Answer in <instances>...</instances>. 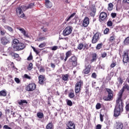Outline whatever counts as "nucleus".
<instances>
[{
    "instance_id": "1",
    "label": "nucleus",
    "mask_w": 129,
    "mask_h": 129,
    "mask_svg": "<svg viewBox=\"0 0 129 129\" xmlns=\"http://www.w3.org/2000/svg\"><path fill=\"white\" fill-rule=\"evenodd\" d=\"M120 110L123 111V102L122 100L118 99L116 100V104L114 110V116L117 117L120 114Z\"/></svg>"
},
{
    "instance_id": "2",
    "label": "nucleus",
    "mask_w": 129,
    "mask_h": 129,
    "mask_svg": "<svg viewBox=\"0 0 129 129\" xmlns=\"http://www.w3.org/2000/svg\"><path fill=\"white\" fill-rule=\"evenodd\" d=\"M13 48L15 51H22L26 48V44L24 43L20 42V40L17 38H15L13 40Z\"/></svg>"
},
{
    "instance_id": "3",
    "label": "nucleus",
    "mask_w": 129,
    "mask_h": 129,
    "mask_svg": "<svg viewBox=\"0 0 129 129\" xmlns=\"http://www.w3.org/2000/svg\"><path fill=\"white\" fill-rule=\"evenodd\" d=\"M68 66L69 67H76L77 66V57L74 55L68 60Z\"/></svg>"
},
{
    "instance_id": "4",
    "label": "nucleus",
    "mask_w": 129,
    "mask_h": 129,
    "mask_svg": "<svg viewBox=\"0 0 129 129\" xmlns=\"http://www.w3.org/2000/svg\"><path fill=\"white\" fill-rule=\"evenodd\" d=\"M106 91H107V92L108 93V96H104L103 97V100H105V101H110L112 100V98H113V94L112 93L111 89L106 88Z\"/></svg>"
},
{
    "instance_id": "5",
    "label": "nucleus",
    "mask_w": 129,
    "mask_h": 129,
    "mask_svg": "<svg viewBox=\"0 0 129 129\" xmlns=\"http://www.w3.org/2000/svg\"><path fill=\"white\" fill-rule=\"evenodd\" d=\"M81 86H83V82L81 80L78 81L75 85V92L76 94L80 92L81 90Z\"/></svg>"
},
{
    "instance_id": "6",
    "label": "nucleus",
    "mask_w": 129,
    "mask_h": 129,
    "mask_svg": "<svg viewBox=\"0 0 129 129\" xmlns=\"http://www.w3.org/2000/svg\"><path fill=\"white\" fill-rule=\"evenodd\" d=\"M125 89H126L129 91V85L127 84H125L123 87L120 90V92L118 94V99H121V97H122V94H123V92H124Z\"/></svg>"
},
{
    "instance_id": "7",
    "label": "nucleus",
    "mask_w": 129,
    "mask_h": 129,
    "mask_svg": "<svg viewBox=\"0 0 129 129\" xmlns=\"http://www.w3.org/2000/svg\"><path fill=\"white\" fill-rule=\"evenodd\" d=\"M73 30V28L72 26L67 27L63 31L62 34L63 36H69V35H70L72 33Z\"/></svg>"
},
{
    "instance_id": "8",
    "label": "nucleus",
    "mask_w": 129,
    "mask_h": 129,
    "mask_svg": "<svg viewBox=\"0 0 129 129\" xmlns=\"http://www.w3.org/2000/svg\"><path fill=\"white\" fill-rule=\"evenodd\" d=\"M122 61L123 64L127 63L129 61L128 51H124L122 55Z\"/></svg>"
},
{
    "instance_id": "9",
    "label": "nucleus",
    "mask_w": 129,
    "mask_h": 129,
    "mask_svg": "<svg viewBox=\"0 0 129 129\" xmlns=\"http://www.w3.org/2000/svg\"><path fill=\"white\" fill-rule=\"evenodd\" d=\"M36 87L37 86L35 83H30L29 85H27L26 87V90L27 91H34V90L36 89Z\"/></svg>"
},
{
    "instance_id": "10",
    "label": "nucleus",
    "mask_w": 129,
    "mask_h": 129,
    "mask_svg": "<svg viewBox=\"0 0 129 129\" xmlns=\"http://www.w3.org/2000/svg\"><path fill=\"white\" fill-rule=\"evenodd\" d=\"M16 13L17 16L20 17V18H25V14L23 13V9L20 7H18L16 9Z\"/></svg>"
},
{
    "instance_id": "11",
    "label": "nucleus",
    "mask_w": 129,
    "mask_h": 129,
    "mask_svg": "<svg viewBox=\"0 0 129 129\" xmlns=\"http://www.w3.org/2000/svg\"><path fill=\"white\" fill-rule=\"evenodd\" d=\"M17 30H19L20 32H21V34H23L24 37H26L27 38H29V33L27 32L25 29L21 28V27H18L17 28Z\"/></svg>"
},
{
    "instance_id": "12",
    "label": "nucleus",
    "mask_w": 129,
    "mask_h": 129,
    "mask_svg": "<svg viewBox=\"0 0 129 129\" xmlns=\"http://www.w3.org/2000/svg\"><path fill=\"white\" fill-rule=\"evenodd\" d=\"M67 126L66 129H75V123L72 121H69L67 124Z\"/></svg>"
},
{
    "instance_id": "13",
    "label": "nucleus",
    "mask_w": 129,
    "mask_h": 129,
    "mask_svg": "<svg viewBox=\"0 0 129 129\" xmlns=\"http://www.w3.org/2000/svg\"><path fill=\"white\" fill-rule=\"evenodd\" d=\"M99 18L101 21H105L107 20V14L105 12H102L100 14Z\"/></svg>"
},
{
    "instance_id": "14",
    "label": "nucleus",
    "mask_w": 129,
    "mask_h": 129,
    "mask_svg": "<svg viewBox=\"0 0 129 129\" xmlns=\"http://www.w3.org/2000/svg\"><path fill=\"white\" fill-rule=\"evenodd\" d=\"M115 129H123V123L121 122H116L115 125Z\"/></svg>"
},
{
    "instance_id": "15",
    "label": "nucleus",
    "mask_w": 129,
    "mask_h": 129,
    "mask_svg": "<svg viewBox=\"0 0 129 129\" xmlns=\"http://www.w3.org/2000/svg\"><path fill=\"white\" fill-rule=\"evenodd\" d=\"M89 25V18L88 17H85L83 22V27H86L88 26Z\"/></svg>"
},
{
    "instance_id": "16",
    "label": "nucleus",
    "mask_w": 129,
    "mask_h": 129,
    "mask_svg": "<svg viewBox=\"0 0 129 129\" xmlns=\"http://www.w3.org/2000/svg\"><path fill=\"white\" fill-rule=\"evenodd\" d=\"M91 69V66L90 64L88 65L87 67L86 66V69L83 70V73L84 74H88L90 72V69Z\"/></svg>"
},
{
    "instance_id": "17",
    "label": "nucleus",
    "mask_w": 129,
    "mask_h": 129,
    "mask_svg": "<svg viewBox=\"0 0 129 129\" xmlns=\"http://www.w3.org/2000/svg\"><path fill=\"white\" fill-rule=\"evenodd\" d=\"M1 44L2 45H7V44H9V40L7 37H2L1 39Z\"/></svg>"
},
{
    "instance_id": "18",
    "label": "nucleus",
    "mask_w": 129,
    "mask_h": 129,
    "mask_svg": "<svg viewBox=\"0 0 129 129\" xmlns=\"http://www.w3.org/2000/svg\"><path fill=\"white\" fill-rule=\"evenodd\" d=\"M72 55V52H71V51H68L66 53V57L64 59V61L66 62L67 61L68 58L70 57Z\"/></svg>"
},
{
    "instance_id": "19",
    "label": "nucleus",
    "mask_w": 129,
    "mask_h": 129,
    "mask_svg": "<svg viewBox=\"0 0 129 129\" xmlns=\"http://www.w3.org/2000/svg\"><path fill=\"white\" fill-rule=\"evenodd\" d=\"M39 83L40 84H44V81L45 80V77L43 75H40L38 77Z\"/></svg>"
},
{
    "instance_id": "20",
    "label": "nucleus",
    "mask_w": 129,
    "mask_h": 129,
    "mask_svg": "<svg viewBox=\"0 0 129 129\" xmlns=\"http://www.w3.org/2000/svg\"><path fill=\"white\" fill-rule=\"evenodd\" d=\"M45 6L47 9L52 8V3L49 0H45Z\"/></svg>"
},
{
    "instance_id": "21",
    "label": "nucleus",
    "mask_w": 129,
    "mask_h": 129,
    "mask_svg": "<svg viewBox=\"0 0 129 129\" xmlns=\"http://www.w3.org/2000/svg\"><path fill=\"white\" fill-rule=\"evenodd\" d=\"M54 125L52 122H49L46 126V129H53Z\"/></svg>"
},
{
    "instance_id": "22",
    "label": "nucleus",
    "mask_w": 129,
    "mask_h": 129,
    "mask_svg": "<svg viewBox=\"0 0 129 129\" xmlns=\"http://www.w3.org/2000/svg\"><path fill=\"white\" fill-rule=\"evenodd\" d=\"M74 96H75L74 90L71 89L69 93V97H70V98H74Z\"/></svg>"
},
{
    "instance_id": "23",
    "label": "nucleus",
    "mask_w": 129,
    "mask_h": 129,
    "mask_svg": "<svg viewBox=\"0 0 129 129\" xmlns=\"http://www.w3.org/2000/svg\"><path fill=\"white\" fill-rule=\"evenodd\" d=\"M91 57L92 58V59H91V62H94V61H96V59H97V54L95 53H92L91 54Z\"/></svg>"
},
{
    "instance_id": "24",
    "label": "nucleus",
    "mask_w": 129,
    "mask_h": 129,
    "mask_svg": "<svg viewBox=\"0 0 129 129\" xmlns=\"http://www.w3.org/2000/svg\"><path fill=\"white\" fill-rule=\"evenodd\" d=\"M62 77L63 81H68L69 80V74L63 75Z\"/></svg>"
},
{
    "instance_id": "25",
    "label": "nucleus",
    "mask_w": 129,
    "mask_h": 129,
    "mask_svg": "<svg viewBox=\"0 0 129 129\" xmlns=\"http://www.w3.org/2000/svg\"><path fill=\"white\" fill-rule=\"evenodd\" d=\"M37 116L40 119H42V118H44V113L43 112H38L37 113Z\"/></svg>"
},
{
    "instance_id": "26",
    "label": "nucleus",
    "mask_w": 129,
    "mask_h": 129,
    "mask_svg": "<svg viewBox=\"0 0 129 129\" xmlns=\"http://www.w3.org/2000/svg\"><path fill=\"white\" fill-rule=\"evenodd\" d=\"M13 57H14V59H16L17 61H21V57H20L19 54L14 53Z\"/></svg>"
},
{
    "instance_id": "27",
    "label": "nucleus",
    "mask_w": 129,
    "mask_h": 129,
    "mask_svg": "<svg viewBox=\"0 0 129 129\" xmlns=\"http://www.w3.org/2000/svg\"><path fill=\"white\" fill-rule=\"evenodd\" d=\"M75 15H76V13L72 14L69 17L66 18V21H67V22H69V20L75 17Z\"/></svg>"
},
{
    "instance_id": "28",
    "label": "nucleus",
    "mask_w": 129,
    "mask_h": 129,
    "mask_svg": "<svg viewBox=\"0 0 129 129\" xmlns=\"http://www.w3.org/2000/svg\"><path fill=\"white\" fill-rule=\"evenodd\" d=\"M18 104H19V105L23 106V105H24L25 103H26V104L28 103V102H27V100H21L18 102Z\"/></svg>"
},
{
    "instance_id": "29",
    "label": "nucleus",
    "mask_w": 129,
    "mask_h": 129,
    "mask_svg": "<svg viewBox=\"0 0 129 129\" xmlns=\"http://www.w3.org/2000/svg\"><path fill=\"white\" fill-rule=\"evenodd\" d=\"M4 27L5 29H6V30H8L9 32H11V33H13V32H14V30L12 27H11V26H9L8 25H5Z\"/></svg>"
},
{
    "instance_id": "30",
    "label": "nucleus",
    "mask_w": 129,
    "mask_h": 129,
    "mask_svg": "<svg viewBox=\"0 0 129 129\" xmlns=\"http://www.w3.org/2000/svg\"><path fill=\"white\" fill-rule=\"evenodd\" d=\"M7 96V91L6 90L0 91V96L6 97Z\"/></svg>"
},
{
    "instance_id": "31",
    "label": "nucleus",
    "mask_w": 129,
    "mask_h": 129,
    "mask_svg": "<svg viewBox=\"0 0 129 129\" xmlns=\"http://www.w3.org/2000/svg\"><path fill=\"white\" fill-rule=\"evenodd\" d=\"M115 40V35H114V34L113 33H112V36H111L110 37L109 41H110V42H112Z\"/></svg>"
},
{
    "instance_id": "32",
    "label": "nucleus",
    "mask_w": 129,
    "mask_h": 129,
    "mask_svg": "<svg viewBox=\"0 0 129 129\" xmlns=\"http://www.w3.org/2000/svg\"><path fill=\"white\" fill-rule=\"evenodd\" d=\"M84 47V44H83V43H80L78 45L77 48L78 49V50H82Z\"/></svg>"
},
{
    "instance_id": "33",
    "label": "nucleus",
    "mask_w": 129,
    "mask_h": 129,
    "mask_svg": "<svg viewBox=\"0 0 129 129\" xmlns=\"http://www.w3.org/2000/svg\"><path fill=\"white\" fill-rule=\"evenodd\" d=\"M102 46H103V43L102 42L99 43L97 45V46L96 47V49L97 50H100L102 48Z\"/></svg>"
},
{
    "instance_id": "34",
    "label": "nucleus",
    "mask_w": 129,
    "mask_h": 129,
    "mask_svg": "<svg viewBox=\"0 0 129 129\" xmlns=\"http://www.w3.org/2000/svg\"><path fill=\"white\" fill-rule=\"evenodd\" d=\"M108 11H112V10H113V4H112V3L108 4Z\"/></svg>"
},
{
    "instance_id": "35",
    "label": "nucleus",
    "mask_w": 129,
    "mask_h": 129,
    "mask_svg": "<svg viewBox=\"0 0 129 129\" xmlns=\"http://www.w3.org/2000/svg\"><path fill=\"white\" fill-rule=\"evenodd\" d=\"M0 33L2 36H4V35L7 33V32L4 29V28H0Z\"/></svg>"
},
{
    "instance_id": "36",
    "label": "nucleus",
    "mask_w": 129,
    "mask_h": 129,
    "mask_svg": "<svg viewBox=\"0 0 129 129\" xmlns=\"http://www.w3.org/2000/svg\"><path fill=\"white\" fill-rule=\"evenodd\" d=\"M99 35H100V33L97 32L95 34H94L93 37L98 41V40H99Z\"/></svg>"
},
{
    "instance_id": "37",
    "label": "nucleus",
    "mask_w": 129,
    "mask_h": 129,
    "mask_svg": "<svg viewBox=\"0 0 129 129\" xmlns=\"http://www.w3.org/2000/svg\"><path fill=\"white\" fill-rule=\"evenodd\" d=\"M67 105H69V106H72L73 105V103H72V101L70 100H68L67 101Z\"/></svg>"
},
{
    "instance_id": "38",
    "label": "nucleus",
    "mask_w": 129,
    "mask_h": 129,
    "mask_svg": "<svg viewBox=\"0 0 129 129\" xmlns=\"http://www.w3.org/2000/svg\"><path fill=\"white\" fill-rule=\"evenodd\" d=\"M101 108V104L97 103L96 105V109H100Z\"/></svg>"
},
{
    "instance_id": "39",
    "label": "nucleus",
    "mask_w": 129,
    "mask_h": 129,
    "mask_svg": "<svg viewBox=\"0 0 129 129\" xmlns=\"http://www.w3.org/2000/svg\"><path fill=\"white\" fill-rule=\"evenodd\" d=\"M124 43L125 45H128L129 44V36L126 38L124 41Z\"/></svg>"
},
{
    "instance_id": "40",
    "label": "nucleus",
    "mask_w": 129,
    "mask_h": 129,
    "mask_svg": "<svg viewBox=\"0 0 129 129\" xmlns=\"http://www.w3.org/2000/svg\"><path fill=\"white\" fill-rule=\"evenodd\" d=\"M125 112L126 113H128L129 111V103H126V106H125Z\"/></svg>"
},
{
    "instance_id": "41",
    "label": "nucleus",
    "mask_w": 129,
    "mask_h": 129,
    "mask_svg": "<svg viewBox=\"0 0 129 129\" xmlns=\"http://www.w3.org/2000/svg\"><path fill=\"white\" fill-rule=\"evenodd\" d=\"M44 40H46V37H42L37 38V41H38V42H41V41H44Z\"/></svg>"
},
{
    "instance_id": "42",
    "label": "nucleus",
    "mask_w": 129,
    "mask_h": 129,
    "mask_svg": "<svg viewBox=\"0 0 129 129\" xmlns=\"http://www.w3.org/2000/svg\"><path fill=\"white\" fill-rule=\"evenodd\" d=\"M27 60L28 61L33 60V55H32V53H30V55L27 58Z\"/></svg>"
},
{
    "instance_id": "43",
    "label": "nucleus",
    "mask_w": 129,
    "mask_h": 129,
    "mask_svg": "<svg viewBox=\"0 0 129 129\" xmlns=\"http://www.w3.org/2000/svg\"><path fill=\"white\" fill-rule=\"evenodd\" d=\"M28 69L29 71H31L33 69V63H29V64L28 67Z\"/></svg>"
},
{
    "instance_id": "44",
    "label": "nucleus",
    "mask_w": 129,
    "mask_h": 129,
    "mask_svg": "<svg viewBox=\"0 0 129 129\" xmlns=\"http://www.w3.org/2000/svg\"><path fill=\"white\" fill-rule=\"evenodd\" d=\"M109 33V29L106 28L104 31V35H107Z\"/></svg>"
},
{
    "instance_id": "45",
    "label": "nucleus",
    "mask_w": 129,
    "mask_h": 129,
    "mask_svg": "<svg viewBox=\"0 0 129 129\" xmlns=\"http://www.w3.org/2000/svg\"><path fill=\"white\" fill-rule=\"evenodd\" d=\"M98 42V40L96 39L94 37H93V39L92 40V42L93 44H95V43H97Z\"/></svg>"
},
{
    "instance_id": "46",
    "label": "nucleus",
    "mask_w": 129,
    "mask_h": 129,
    "mask_svg": "<svg viewBox=\"0 0 129 129\" xmlns=\"http://www.w3.org/2000/svg\"><path fill=\"white\" fill-rule=\"evenodd\" d=\"M59 58L60 60H64L65 58V54L64 53H62L60 55Z\"/></svg>"
},
{
    "instance_id": "47",
    "label": "nucleus",
    "mask_w": 129,
    "mask_h": 129,
    "mask_svg": "<svg viewBox=\"0 0 129 129\" xmlns=\"http://www.w3.org/2000/svg\"><path fill=\"white\" fill-rule=\"evenodd\" d=\"M24 78H26V79H28L29 80H31V76H29L27 74H25L24 75Z\"/></svg>"
},
{
    "instance_id": "48",
    "label": "nucleus",
    "mask_w": 129,
    "mask_h": 129,
    "mask_svg": "<svg viewBox=\"0 0 129 129\" xmlns=\"http://www.w3.org/2000/svg\"><path fill=\"white\" fill-rule=\"evenodd\" d=\"M113 25L112 22L111 21H108L107 23V25L108 27H111Z\"/></svg>"
},
{
    "instance_id": "49",
    "label": "nucleus",
    "mask_w": 129,
    "mask_h": 129,
    "mask_svg": "<svg viewBox=\"0 0 129 129\" xmlns=\"http://www.w3.org/2000/svg\"><path fill=\"white\" fill-rule=\"evenodd\" d=\"M34 52H35L36 54H39L40 53V51L38 50H37L35 47H32Z\"/></svg>"
},
{
    "instance_id": "50",
    "label": "nucleus",
    "mask_w": 129,
    "mask_h": 129,
    "mask_svg": "<svg viewBox=\"0 0 129 129\" xmlns=\"http://www.w3.org/2000/svg\"><path fill=\"white\" fill-rule=\"evenodd\" d=\"M34 94H37V95H39V94H40V91L38 89H36L34 91Z\"/></svg>"
},
{
    "instance_id": "51",
    "label": "nucleus",
    "mask_w": 129,
    "mask_h": 129,
    "mask_svg": "<svg viewBox=\"0 0 129 129\" xmlns=\"http://www.w3.org/2000/svg\"><path fill=\"white\" fill-rule=\"evenodd\" d=\"M45 46H46V44L45 43H41L40 44H39V48H44V47H45Z\"/></svg>"
},
{
    "instance_id": "52",
    "label": "nucleus",
    "mask_w": 129,
    "mask_h": 129,
    "mask_svg": "<svg viewBox=\"0 0 129 129\" xmlns=\"http://www.w3.org/2000/svg\"><path fill=\"white\" fill-rule=\"evenodd\" d=\"M15 81L16 82V83H17L18 84H19V83H20V82H21V81L20 80V79L18 78H15Z\"/></svg>"
},
{
    "instance_id": "53",
    "label": "nucleus",
    "mask_w": 129,
    "mask_h": 129,
    "mask_svg": "<svg viewBox=\"0 0 129 129\" xmlns=\"http://www.w3.org/2000/svg\"><path fill=\"white\" fill-rule=\"evenodd\" d=\"M34 7V4L31 3L28 5L27 9H32Z\"/></svg>"
},
{
    "instance_id": "54",
    "label": "nucleus",
    "mask_w": 129,
    "mask_h": 129,
    "mask_svg": "<svg viewBox=\"0 0 129 129\" xmlns=\"http://www.w3.org/2000/svg\"><path fill=\"white\" fill-rule=\"evenodd\" d=\"M58 49V46H54L51 48V50L52 51H56Z\"/></svg>"
},
{
    "instance_id": "55",
    "label": "nucleus",
    "mask_w": 129,
    "mask_h": 129,
    "mask_svg": "<svg viewBox=\"0 0 129 129\" xmlns=\"http://www.w3.org/2000/svg\"><path fill=\"white\" fill-rule=\"evenodd\" d=\"M3 128H4V129H12V127L9 126V125H5L3 126Z\"/></svg>"
},
{
    "instance_id": "56",
    "label": "nucleus",
    "mask_w": 129,
    "mask_h": 129,
    "mask_svg": "<svg viewBox=\"0 0 129 129\" xmlns=\"http://www.w3.org/2000/svg\"><path fill=\"white\" fill-rule=\"evenodd\" d=\"M107 53H106V52H104L101 54V57L102 58H105V56H107Z\"/></svg>"
},
{
    "instance_id": "57",
    "label": "nucleus",
    "mask_w": 129,
    "mask_h": 129,
    "mask_svg": "<svg viewBox=\"0 0 129 129\" xmlns=\"http://www.w3.org/2000/svg\"><path fill=\"white\" fill-rule=\"evenodd\" d=\"M97 77V75H96V73H93L92 74V77L93 78H96V77Z\"/></svg>"
},
{
    "instance_id": "58",
    "label": "nucleus",
    "mask_w": 129,
    "mask_h": 129,
    "mask_svg": "<svg viewBox=\"0 0 129 129\" xmlns=\"http://www.w3.org/2000/svg\"><path fill=\"white\" fill-rule=\"evenodd\" d=\"M84 49H86L87 50L89 48V46H88V44H85L84 45Z\"/></svg>"
},
{
    "instance_id": "59",
    "label": "nucleus",
    "mask_w": 129,
    "mask_h": 129,
    "mask_svg": "<svg viewBox=\"0 0 129 129\" xmlns=\"http://www.w3.org/2000/svg\"><path fill=\"white\" fill-rule=\"evenodd\" d=\"M115 66H116V63H115L114 62L111 63V65H110L111 68H113L115 67Z\"/></svg>"
},
{
    "instance_id": "60",
    "label": "nucleus",
    "mask_w": 129,
    "mask_h": 129,
    "mask_svg": "<svg viewBox=\"0 0 129 129\" xmlns=\"http://www.w3.org/2000/svg\"><path fill=\"white\" fill-rule=\"evenodd\" d=\"M111 16L112 18H113V19H114V18H115V17H116V13H111Z\"/></svg>"
},
{
    "instance_id": "61",
    "label": "nucleus",
    "mask_w": 129,
    "mask_h": 129,
    "mask_svg": "<svg viewBox=\"0 0 129 129\" xmlns=\"http://www.w3.org/2000/svg\"><path fill=\"white\" fill-rule=\"evenodd\" d=\"M100 118L101 122L103 121V115L101 114H100Z\"/></svg>"
},
{
    "instance_id": "62",
    "label": "nucleus",
    "mask_w": 129,
    "mask_h": 129,
    "mask_svg": "<svg viewBox=\"0 0 129 129\" xmlns=\"http://www.w3.org/2000/svg\"><path fill=\"white\" fill-rule=\"evenodd\" d=\"M100 68L101 69H103V70H104L105 68V66H104V64H101L100 66Z\"/></svg>"
},
{
    "instance_id": "63",
    "label": "nucleus",
    "mask_w": 129,
    "mask_h": 129,
    "mask_svg": "<svg viewBox=\"0 0 129 129\" xmlns=\"http://www.w3.org/2000/svg\"><path fill=\"white\" fill-rule=\"evenodd\" d=\"M50 66L51 68H53V69L56 67V66L53 63H50Z\"/></svg>"
},
{
    "instance_id": "64",
    "label": "nucleus",
    "mask_w": 129,
    "mask_h": 129,
    "mask_svg": "<svg viewBox=\"0 0 129 129\" xmlns=\"http://www.w3.org/2000/svg\"><path fill=\"white\" fill-rule=\"evenodd\" d=\"M96 129H101V125L100 124H97L96 126Z\"/></svg>"
}]
</instances>
